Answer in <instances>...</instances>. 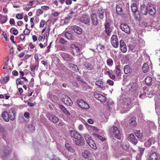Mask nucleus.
I'll return each instance as SVG.
<instances>
[{
  "instance_id": "obj_63",
  "label": "nucleus",
  "mask_w": 160,
  "mask_h": 160,
  "mask_svg": "<svg viewBox=\"0 0 160 160\" xmlns=\"http://www.w3.org/2000/svg\"><path fill=\"white\" fill-rule=\"evenodd\" d=\"M108 75L109 76V78L112 80L114 79L115 78V76L114 74L112 73V72H111L110 74H109Z\"/></svg>"
},
{
  "instance_id": "obj_46",
  "label": "nucleus",
  "mask_w": 160,
  "mask_h": 160,
  "mask_svg": "<svg viewBox=\"0 0 160 160\" xmlns=\"http://www.w3.org/2000/svg\"><path fill=\"white\" fill-rule=\"evenodd\" d=\"M102 71L104 72V73L105 74L108 75L110 74L111 72H112V70H109V69L107 67L103 68Z\"/></svg>"
},
{
  "instance_id": "obj_20",
  "label": "nucleus",
  "mask_w": 160,
  "mask_h": 160,
  "mask_svg": "<svg viewBox=\"0 0 160 160\" xmlns=\"http://www.w3.org/2000/svg\"><path fill=\"white\" fill-rule=\"evenodd\" d=\"M83 158L85 159H89L91 157V154L88 150H86L82 152Z\"/></svg>"
},
{
  "instance_id": "obj_16",
  "label": "nucleus",
  "mask_w": 160,
  "mask_h": 160,
  "mask_svg": "<svg viewBox=\"0 0 160 160\" xmlns=\"http://www.w3.org/2000/svg\"><path fill=\"white\" fill-rule=\"evenodd\" d=\"M70 134L71 137L76 139H78L82 138L81 136L78 132L75 131H71L70 132Z\"/></svg>"
},
{
  "instance_id": "obj_59",
  "label": "nucleus",
  "mask_w": 160,
  "mask_h": 160,
  "mask_svg": "<svg viewBox=\"0 0 160 160\" xmlns=\"http://www.w3.org/2000/svg\"><path fill=\"white\" fill-rule=\"evenodd\" d=\"M71 19L70 17H69L68 16L66 17L64 20V23L65 24H67L69 22V21Z\"/></svg>"
},
{
  "instance_id": "obj_25",
  "label": "nucleus",
  "mask_w": 160,
  "mask_h": 160,
  "mask_svg": "<svg viewBox=\"0 0 160 160\" xmlns=\"http://www.w3.org/2000/svg\"><path fill=\"white\" fill-rule=\"evenodd\" d=\"M124 73L125 74H128L132 71V68L129 65H126L123 68Z\"/></svg>"
},
{
  "instance_id": "obj_39",
  "label": "nucleus",
  "mask_w": 160,
  "mask_h": 160,
  "mask_svg": "<svg viewBox=\"0 0 160 160\" xmlns=\"http://www.w3.org/2000/svg\"><path fill=\"white\" fill-rule=\"evenodd\" d=\"M149 67L148 64L146 63H144L142 67V71L144 73H146L148 70Z\"/></svg>"
},
{
  "instance_id": "obj_15",
  "label": "nucleus",
  "mask_w": 160,
  "mask_h": 160,
  "mask_svg": "<svg viewBox=\"0 0 160 160\" xmlns=\"http://www.w3.org/2000/svg\"><path fill=\"white\" fill-rule=\"evenodd\" d=\"M120 45L121 51L123 52H126L127 51V48L126 45L123 40H120Z\"/></svg>"
},
{
  "instance_id": "obj_40",
  "label": "nucleus",
  "mask_w": 160,
  "mask_h": 160,
  "mask_svg": "<svg viewBox=\"0 0 160 160\" xmlns=\"http://www.w3.org/2000/svg\"><path fill=\"white\" fill-rule=\"evenodd\" d=\"M9 77L8 76H6L4 77H2V78L1 84H4L6 83L9 80Z\"/></svg>"
},
{
  "instance_id": "obj_48",
  "label": "nucleus",
  "mask_w": 160,
  "mask_h": 160,
  "mask_svg": "<svg viewBox=\"0 0 160 160\" xmlns=\"http://www.w3.org/2000/svg\"><path fill=\"white\" fill-rule=\"evenodd\" d=\"M10 32L14 35H16L18 34V31L17 29L14 28H11L10 30Z\"/></svg>"
},
{
  "instance_id": "obj_29",
  "label": "nucleus",
  "mask_w": 160,
  "mask_h": 160,
  "mask_svg": "<svg viewBox=\"0 0 160 160\" xmlns=\"http://www.w3.org/2000/svg\"><path fill=\"white\" fill-rule=\"evenodd\" d=\"M115 70L116 75H119L121 72V66L120 64H117L116 65Z\"/></svg>"
},
{
  "instance_id": "obj_47",
  "label": "nucleus",
  "mask_w": 160,
  "mask_h": 160,
  "mask_svg": "<svg viewBox=\"0 0 160 160\" xmlns=\"http://www.w3.org/2000/svg\"><path fill=\"white\" fill-rule=\"evenodd\" d=\"M131 8L132 12H136L138 9L137 7L136 4L134 3H133L131 5Z\"/></svg>"
},
{
  "instance_id": "obj_56",
  "label": "nucleus",
  "mask_w": 160,
  "mask_h": 160,
  "mask_svg": "<svg viewBox=\"0 0 160 160\" xmlns=\"http://www.w3.org/2000/svg\"><path fill=\"white\" fill-rule=\"evenodd\" d=\"M21 78H18L16 80V84L17 85H23L24 84V82L21 81Z\"/></svg>"
},
{
  "instance_id": "obj_55",
  "label": "nucleus",
  "mask_w": 160,
  "mask_h": 160,
  "mask_svg": "<svg viewBox=\"0 0 160 160\" xmlns=\"http://www.w3.org/2000/svg\"><path fill=\"white\" fill-rule=\"evenodd\" d=\"M71 47L72 48L73 51H75L77 52L79 51V48L77 46H76L74 44H72L71 45Z\"/></svg>"
},
{
  "instance_id": "obj_10",
  "label": "nucleus",
  "mask_w": 160,
  "mask_h": 160,
  "mask_svg": "<svg viewBox=\"0 0 160 160\" xmlns=\"http://www.w3.org/2000/svg\"><path fill=\"white\" fill-rule=\"evenodd\" d=\"M120 28L126 33H129L130 31V28L128 25L126 24L122 23L120 25Z\"/></svg>"
},
{
  "instance_id": "obj_5",
  "label": "nucleus",
  "mask_w": 160,
  "mask_h": 160,
  "mask_svg": "<svg viewBox=\"0 0 160 160\" xmlns=\"http://www.w3.org/2000/svg\"><path fill=\"white\" fill-rule=\"evenodd\" d=\"M77 103L83 109H88L90 108L88 104L83 99L78 100Z\"/></svg>"
},
{
  "instance_id": "obj_42",
  "label": "nucleus",
  "mask_w": 160,
  "mask_h": 160,
  "mask_svg": "<svg viewBox=\"0 0 160 160\" xmlns=\"http://www.w3.org/2000/svg\"><path fill=\"white\" fill-rule=\"evenodd\" d=\"M28 129L30 132H33L35 131V126L33 125L29 124L28 125Z\"/></svg>"
},
{
  "instance_id": "obj_1",
  "label": "nucleus",
  "mask_w": 160,
  "mask_h": 160,
  "mask_svg": "<svg viewBox=\"0 0 160 160\" xmlns=\"http://www.w3.org/2000/svg\"><path fill=\"white\" fill-rule=\"evenodd\" d=\"M15 112L14 108H11L8 113L7 111H4L2 114L3 119L6 122H8L9 119L12 121L14 120L15 117Z\"/></svg>"
},
{
  "instance_id": "obj_11",
  "label": "nucleus",
  "mask_w": 160,
  "mask_h": 160,
  "mask_svg": "<svg viewBox=\"0 0 160 160\" xmlns=\"http://www.w3.org/2000/svg\"><path fill=\"white\" fill-rule=\"evenodd\" d=\"M94 97L101 102H105L106 101V98L104 96L96 93L94 95Z\"/></svg>"
},
{
  "instance_id": "obj_28",
  "label": "nucleus",
  "mask_w": 160,
  "mask_h": 160,
  "mask_svg": "<svg viewBox=\"0 0 160 160\" xmlns=\"http://www.w3.org/2000/svg\"><path fill=\"white\" fill-rule=\"evenodd\" d=\"M145 82L147 86H150L152 84V78L149 76H147L145 79Z\"/></svg>"
},
{
  "instance_id": "obj_6",
  "label": "nucleus",
  "mask_w": 160,
  "mask_h": 160,
  "mask_svg": "<svg viewBox=\"0 0 160 160\" xmlns=\"http://www.w3.org/2000/svg\"><path fill=\"white\" fill-rule=\"evenodd\" d=\"M47 116L49 120L54 123H57L59 121V119L55 115L52 114L50 112L47 113Z\"/></svg>"
},
{
  "instance_id": "obj_26",
  "label": "nucleus",
  "mask_w": 160,
  "mask_h": 160,
  "mask_svg": "<svg viewBox=\"0 0 160 160\" xmlns=\"http://www.w3.org/2000/svg\"><path fill=\"white\" fill-rule=\"evenodd\" d=\"M72 28L74 31L78 34H80L82 33V30L79 27L77 26H72Z\"/></svg>"
},
{
  "instance_id": "obj_64",
  "label": "nucleus",
  "mask_w": 160,
  "mask_h": 160,
  "mask_svg": "<svg viewBox=\"0 0 160 160\" xmlns=\"http://www.w3.org/2000/svg\"><path fill=\"white\" fill-rule=\"evenodd\" d=\"M24 116L27 119H28L30 117V114L28 112H26L24 114Z\"/></svg>"
},
{
  "instance_id": "obj_57",
  "label": "nucleus",
  "mask_w": 160,
  "mask_h": 160,
  "mask_svg": "<svg viewBox=\"0 0 160 160\" xmlns=\"http://www.w3.org/2000/svg\"><path fill=\"white\" fill-rule=\"evenodd\" d=\"M31 70L32 72H34L36 69H37L38 67L36 64L31 65Z\"/></svg>"
},
{
  "instance_id": "obj_50",
  "label": "nucleus",
  "mask_w": 160,
  "mask_h": 160,
  "mask_svg": "<svg viewBox=\"0 0 160 160\" xmlns=\"http://www.w3.org/2000/svg\"><path fill=\"white\" fill-rule=\"evenodd\" d=\"M88 144L93 149H96L97 148L96 144L93 140H91V142L90 143H88Z\"/></svg>"
},
{
  "instance_id": "obj_33",
  "label": "nucleus",
  "mask_w": 160,
  "mask_h": 160,
  "mask_svg": "<svg viewBox=\"0 0 160 160\" xmlns=\"http://www.w3.org/2000/svg\"><path fill=\"white\" fill-rule=\"evenodd\" d=\"M97 15L99 18L101 19H102L104 18V12L102 10V9H101L100 10H98L97 13Z\"/></svg>"
},
{
  "instance_id": "obj_17",
  "label": "nucleus",
  "mask_w": 160,
  "mask_h": 160,
  "mask_svg": "<svg viewBox=\"0 0 160 160\" xmlns=\"http://www.w3.org/2000/svg\"><path fill=\"white\" fill-rule=\"evenodd\" d=\"M91 17L92 24L95 25H97L98 22L97 15L95 14H92L91 15Z\"/></svg>"
},
{
  "instance_id": "obj_34",
  "label": "nucleus",
  "mask_w": 160,
  "mask_h": 160,
  "mask_svg": "<svg viewBox=\"0 0 160 160\" xmlns=\"http://www.w3.org/2000/svg\"><path fill=\"white\" fill-rule=\"evenodd\" d=\"M93 135L96 139L97 140H100L102 141H104L105 140V138L103 137L97 133H94Z\"/></svg>"
},
{
  "instance_id": "obj_35",
  "label": "nucleus",
  "mask_w": 160,
  "mask_h": 160,
  "mask_svg": "<svg viewBox=\"0 0 160 160\" xmlns=\"http://www.w3.org/2000/svg\"><path fill=\"white\" fill-rule=\"evenodd\" d=\"M7 20V16H5L0 14V22L2 23H4L6 22Z\"/></svg>"
},
{
  "instance_id": "obj_62",
  "label": "nucleus",
  "mask_w": 160,
  "mask_h": 160,
  "mask_svg": "<svg viewBox=\"0 0 160 160\" xmlns=\"http://www.w3.org/2000/svg\"><path fill=\"white\" fill-rule=\"evenodd\" d=\"M146 97V93L144 92L142 94H141L139 96V98L142 99H144Z\"/></svg>"
},
{
  "instance_id": "obj_60",
  "label": "nucleus",
  "mask_w": 160,
  "mask_h": 160,
  "mask_svg": "<svg viewBox=\"0 0 160 160\" xmlns=\"http://www.w3.org/2000/svg\"><path fill=\"white\" fill-rule=\"evenodd\" d=\"M30 30L29 29H25L23 32L25 35L28 36L30 33Z\"/></svg>"
},
{
  "instance_id": "obj_43",
  "label": "nucleus",
  "mask_w": 160,
  "mask_h": 160,
  "mask_svg": "<svg viewBox=\"0 0 160 160\" xmlns=\"http://www.w3.org/2000/svg\"><path fill=\"white\" fill-rule=\"evenodd\" d=\"M135 119V118L133 117L129 121L130 124L132 127H135L137 123Z\"/></svg>"
},
{
  "instance_id": "obj_52",
  "label": "nucleus",
  "mask_w": 160,
  "mask_h": 160,
  "mask_svg": "<svg viewBox=\"0 0 160 160\" xmlns=\"http://www.w3.org/2000/svg\"><path fill=\"white\" fill-rule=\"evenodd\" d=\"M105 28V32L107 35L108 36H110L112 32V29L110 27V28Z\"/></svg>"
},
{
  "instance_id": "obj_54",
  "label": "nucleus",
  "mask_w": 160,
  "mask_h": 160,
  "mask_svg": "<svg viewBox=\"0 0 160 160\" xmlns=\"http://www.w3.org/2000/svg\"><path fill=\"white\" fill-rule=\"evenodd\" d=\"M107 65L109 66H112L113 63V62L112 59L111 58H109L107 60Z\"/></svg>"
},
{
  "instance_id": "obj_41",
  "label": "nucleus",
  "mask_w": 160,
  "mask_h": 160,
  "mask_svg": "<svg viewBox=\"0 0 160 160\" xmlns=\"http://www.w3.org/2000/svg\"><path fill=\"white\" fill-rule=\"evenodd\" d=\"M84 138L88 143H90V142H91V140H92L91 138V136L88 134H85L84 135Z\"/></svg>"
},
{
  "instance_id": "obj_44",
  "label": "nucleus",
  "mask_w": 160,
  "mask_h": 160,
  "mask_svg": "<svg viewBox=\"0 0 160 160\" xmlns=\"http://www.w3.org/2000/svg\"><path fill=\"white\" fill-rule=\"evenodd\" d=\"M5 133V132L3 128L2 127H0V138L4 139Z\"/></svg>"
},
{
  "instance_id": "obj_8",
  "label": "nucleus",
  "mask_w": 160,
  "mask_h": 160,
  "mask_svg": "<svg viewBox=\"0 0 160 160\" xmlns=\"http://www.w3.org/2000/svg\"><path fill=\"white\" fill-rule=\"evenodd\" d=\"M62 97V101L65 104L69 106L72 105L73 102L69 97L66 95H63Z\"/></svg>"
},
{
  "instance_id": "obj_36",
  "label": "nucleus",
  "mask_w": 160,
  "mask_h": 160,
  "mask_svg": "<svg viewBox=\"0 0 160 160\" xmlns=\"http://www.w3.org/2000/svg\"><path fill=\"white\" fill-rule=\"evenodd\" d=\"M95 84L102 89L104 87L103 82L102 80L96 81L95 82Z\"/></svg>"
},
{
  "instance_id": "obj_12",
  "label": "nucleus",
  "mask_w": 160,
  "mask_h": 160,
  "mask_svg": "<svg viewBox=\"0 0 160 160\" xmlns=\"http://www.w3.org/2000/svg\"><path fill=\"white\" fill-rule=\"evenodd\" d=\"M62 57L63 59L66 61L71 62L72 60V56L64 52H62L61 54Z\"/></svg>"
},
{
  "instance_id": "obj_7",
  "label": "nucleus",
  "mask_w": 160,
  "mask_h": 160,
  "mask_svg": "<svg viewBox=\"0 0 160 160\" xmlns=\"http://www.w3.org/2000/svg\"><path fill=\"white\" fill-rule=\"evenodd\" d=\"M111 42L113 47L117 48L118 47L119 42L116 35H113L112 36L111 38Z\"/></svg>"
},
{
  "instance_id": "obj_13",
  "label": "nucleus",
  "mask_w": 160,
  "mask_h": 160,
  "mask_svg": "<svg viewBox=\"0 0 160 160\" xmlns=\"http://www.w3.org/2000/svg\"><path fill=\"white\" fill-rule=\"evenodd\" d=\"M80 20V21L83 23L86 24H89L90 18L89 17L86 15H82Z\"/></svg>"
},
{
  "instance_id": "obj_27",
  "label": "nucleus",
  "mask_w": 160,
  "mask_h": 160,
  "mask_svg": "<svg viewBox=\"0 0 160 160\" xmlns=\"http://www.w3.org/2000/svg\"><path fill=\"white\" fill-rule=\"evenodd\" d=\"M65 37L69 40H73L74 37L70 32H66L65 33Z\"/></svg>"
},
{
  "instance_id": "obj_14",
  "label": "nucleus",
  "mask_w": 160,
  "mask_h": 160,
  "mask_svg": "<svg viewBox=\"0 0 160 160\" xmlns=\"http://www.w3.org/2000/svg\"><path fill=\"white\" fill-rule=\"evenodd\" d=\"M148 12L151 15H153L155 14L156 11L155 8L151 3H148Z\"/></svg>"
},
{
  "instance_id": "obj_3",
  "label": "nucleus",
  "mask_w": 160,
  "mask_h": 160,
  "mask_svg": "<svg viewBox=\"0 0 160 160\" xmlns=\"http://www.w3.org/2000/svg\"><path fill=\"white\" fill-rule=\"evenodd\" d=\"M108 132L112 137H115L119 140L121 139L120 131L116 126L114 125L112 126L109 129Z\"/></svg>"
},
{
  "instance_id": "obj_9",
  "label": "nucleus",
  "mask_w": 160,
  "mask_h": 160,
  "mask_svg": "<svg viewBox=\"0 0 160 160\" xmlns=\"http://www.w3.org/2000/svg\"><path fill=\"white\" fill-rule=\"evenodd\" d=\"M10 153V150L8 147H4L0 151L1 155L3 157H6L8 156Z\"/></svg>"
},
{
  "instance_id": "obj_61",
  "label": "nucleus",
  "mask_w": 160,
  "mask_h": 160,
  "mask_svg": "<svg viewBox=\"0 0 160 160\" xmlns=\"http://www.w3.org/2000/svg\"><path fill=\"white\" fill-rule=\"evenodd\" d=\"M16 17L18 19H21L23 18L22 15L20 13L16 14Z\"/></svg>"
},
{
  "instance_id": "obj_19",
  "label": "nucleus",
  "mask_w": 160,
  "mask_h": 160,
  "mask_svg": "<svg viewBox=\"0 0 160 160\" xmlns=\"http://www.w3.org/2000/svg\"><path fill=\"white\" fill-rule=\"evenodd\" d=\"M159 158V154L156 152L152 153L149 157L150 160H158Z\"/></svg>"
},
{
  "instance_id": "obj_51",
  "label": "nucleus",
  "mask_w": 160,
  "mask_h": 160,
  "mask_svg": "<svg viewBox=\"0 0 160 160\" xmlns=\"http://www.w3.org/2000/svg\"><path fill=\"white\" fill-rule=\"evenodd\" d=\"M88 144L93 149H96L97 148L96 144L93 140H91V142L90 143H88Z\"/></svg>"
},
{
  "instance_id": "obj_53",
  "label": "nucleus",
  "mask_w": 160,
  "mask_h": 160,
  "mask_svg": "<svg viewBox=\"0 0 160 160\" xmlns=\"http://www.w3.org/2000/svg\"><path fill=\"white\" fill-rule=\"evenodd\" d=\"M77 139V140H75V144L77 145L80 146L83 145V142L82 141V140H81V138H79Z\"/></svg>"
},
{
  "instance_id": "obj_23",
  "label": "nucleus",
  "mask_w": 160,
  "mask_h": 160,
  "mask_svg": "<svg viewBox=\"0 0 160 160\" xmlns=\"http://www.w3.org/2000/svg\"><path fill=\"white\" fill-rule=\"evenodd\" d=\"M59 108L63 111V112L68 116L70 115V112L67 110L66 108L63 105L61 104L58 105Z\"/></svg>"
},
{
  "instance_id": "obj_58",
  "label": "nucleus",
  "mask_w": 160,
  "mask_h": 160,
  "mask_svg": "<svg viewBox=\"0 0 160 160\" xmlns=\"http://www.w3.org/2000/svg\"><path fill=\"white\" fill-rule=\"evenodd\" d=\"M60 42L62 44H65L67 43V41L62 37L59 38Z\"/></svg>"
},
{
  "instance_id": "obj_21",
  "label": "nucleus",
  "mask_w": 160,
  "mask_h": 160,
  "mask_svg": "<svg viewBox=\"0 0 160 160\" xmlns=\"http://www.w3.org/2000/svg\"><path fill=\"white\" fill-rule=\"evenodd\" d=\"M121 147L124 150H128L129 148V145L128 142H122L121 143Z\"/></svg>"
},
{
  "instance_id": "obj_49",
  "label": "nucleus",
  "mask_w": 160,
  "mask_h": 160,
  "mask_svg": "<svg viewBox=\"0 0 160 160\" xmlns=\"http://www.w3.org/2000/svg\"><path fill=\"white\" fill-rule=\"evenodd\" d=\"M88 144L93 149H96L97 148L96 144L93 140H91V142L90 143H88Z\"/></svg>"
},
{
  "instance_id": "obj_24",
  "label": "nucleus",
  "mask_w": 160,
  "mask_h": 160,
  "mask_svg": "<svg viewBox=\"0 0 160 160\" xmlns=\"http://www.w3.org/2000/svg\"><path fill=\"white\" fill-rule=\"evenodd\" d=\"M148 4L147 6L145 5H142L141 7V12L144 15H146L148 12Z\"/></svg>"
},
{
  "instance_id": "obj_31",
  "label": "nucleus",
  "mask_w": 160,
  "mask_h": 160,
  "mask_svg": "<svg viewBox=\"0 0 160 160\" xmlns=\"http://www.w3.org/2000/svg\"><path fill=\"white\" fill-rule=\"evenodd\" d=\"M65 145L66 148L69 152L72 153L75 152V150L71 145L67 143L65 144Z\"/></svg>"
},
{
  "instance_id": "obj_4",
  "label": "nucleus",
  "mask_w": 160,
  "mask_h": 160,
  "mask_svg": "<svg viewBox=\"0 0 160 160\" xmlns=\"http://www.w3.org/2000/svg\"><path fill=\"white\" fill-rule=\"evenodd\" d=\"M137 85L135 83H130L126 86L125 91L128 93L133 92L137 89Z\"/></svg>"
},
{
  "instance_id": "obj_32",
  "label": "nucleus",
  "mask_w": 160,
  "mask_h": 160,
  "mask_svg": "<svg viewBox=\"0 0 160 160\" xmlns=\"http://www.w3.org/2000/svg\"><path fill=\"white\" fill-rule=\"evenodd\" d=\"M116 11L118 14L121 15L122 12V9L121 5H117L116 6Z\"/></svg>"
},
{
  "instance_id": "obj_45",
  "label": "nucleus",
  "mask_w": 160,
  "mask_h": 160,
  "mask_svg": "<svg viewBox=\"0 0 160 160\" xmlns=\"http://www.w3.org/2000/svg\"><path fill=\"white\" fill-rule=\"evenodd\" d=\"M111 22L110 20L109 19H106L105 23L104 24L105 28H110Z\"/></svg>"
},
{
  "instance_id": "obj_18",
  "label": "nucleus",
  "mask_w": 160,
  "mask_h": 160,
  "mask_svg": "<svg viewBox=\"0 0 160 160\" xmlns=\"http://www.w3.org/2000/svg\"><path fill=\"white\" fill-rule=\"evenodd\" d=\"M128 139L135 145L138 142L137 139L133 134H130L129 135L128 138Z\"/></svg>"
},
{
  "instance_id": "obj_30",
  "label": "nucleus",
  "mask_w": 160,
  "mask_h": 160,
  "mask_svg": "<svg viewBox=\"0 0 160 160\" xmlns=\"http://www.w3.org/2000/svg\"><path fill=\"white\" fill-rule=\"evenodd\" d=\"M84 66L89 70H93L94 68V66L91 63L86 62L84 64Z\"/></svg>"
},
{
  "instance_id": "obj_22",
  "label": "nucleus",
  "mask_w": 160,
  "mask_h": 160,
  "mask_svg": "<svg viewBox=\"0 0 160 160\" xmlns=\"http://www.w3.org/2000/svg\"><path fill=\"white\" fill-rule=\"evenodd\" d=\"M77 15V13L75 9H70L69 11V13L68 14V16L72 18L76 17Z\"/></svg>"
},
{
  "instance_id": "obj_2",
  "label": "nucleus",
  "mask_w": 160,
  "mask_h": 160,
  "mask_svg": "<svg viewBox=\"0 0 160 160\" xmlns=\"http://www.w3.org/2000/svg\"><path fill=\"white\" fill-rule=\"evenodd\" d=\"M122 102L121 109V113H124L129 111L132 105L133 104L132 101H131L129 99H124Z\"/></svg>"
},
{
  "instance_id": "obj_38",
  "label": "nucleus",
  "mask_w": 160,
  "mask_h": 160,
  "mask_svg": "<svg viewBox=\"0 0 160 160\" xmlns=\"http://www.w3.org/2000/svg\"><path fill=\"white\" fill-rule=\"evenodd\" d=\"M134 133L138 138H141L142 136V134L140 132V130H135L134 131Z\"/></svg>"
},
{
  "instance_id": "obj_37",
  "label": "nucleus",
  "mask_w": 160,
  "mask_h": 160,
  "mask_svg": "<svg viewBox=\"0 0 160 160\" xmlns=\"http://www.w3.org/2000/svg\"><path fill=\"white\" fill-rule=\"evenodd\" d=\"M105 48L104 45L99 44L97 46L96 48L100 52H102L104 51Z\"/></svg>"
}]
</instances>
